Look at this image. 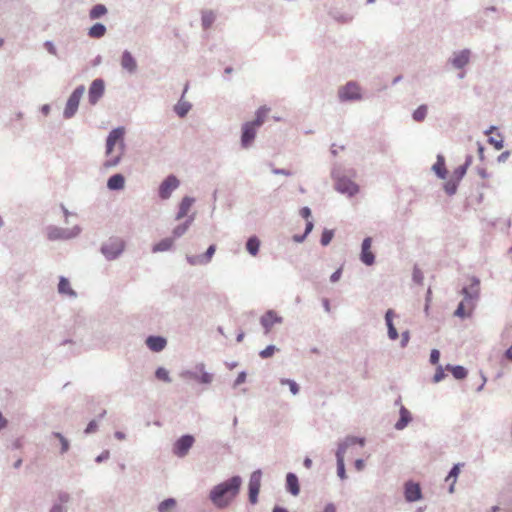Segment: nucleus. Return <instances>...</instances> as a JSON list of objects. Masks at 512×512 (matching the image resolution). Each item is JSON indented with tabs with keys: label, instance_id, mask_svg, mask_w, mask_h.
I'll list each match as a JSON object with an SVG mask.
<instances>
[{
	"label": "nucleus",
	"instance_id": "f257e3e1",
	"mask_svg": "<svg viewBox=\"0 0 512 512\" xmlns=\"http://www.w3.org/2000/svg\"><path fill=\"white\" fill-rule=\"evenodd\" d=\"M243 479L240 476H231L230 479L213 486L208 499L217 508L228 507L239 495Z\"/></svg>",
	"mask_w": 512,
	"mask_h": 512
},
{
	"label": "nucleus",
	"instance_id": "f03ea898",
	"mask_svg": "<svg viewBox=\"0 0 512 512\" xmlns=\"http://www.w3.org/2000/svg\"><path fill=\"white\" fill-rule=\"evenodd\" d=\"M351 445H365V438L358 436H346L338 442V449H336V474L340 480L346 479V469L344 463V455Z\"/></svg>",
	"mask_w": 512,
	"mask_h": 512
},
{
	"label": "nucleus",
	"instance_id": "7ed1b4c3",
	"mask_svg": "<svg viewBox=\"0 0 512 512\" xmlns=\"http://www.w3.org/2000/svg\"><path fill=\"white\" fill-rule=\"evenodd\" d=\"M179 377L183 380H193L203 385H210L213 381V374L206 370L205 363L196 364L194 369L182 370Z\"/></svg>",
	"mask_w": 512,
	"mask_h": 512
},
{
	"label": "nucleus",
	"instance_id": "20e7f679",
	"mask_svg": "<svg viewBox=\"0 0 512 512\" xmlns=\"http://www.w3.org/2000/svg\"><path fill=\"white\" fill-rule=\"evenodd\" d=\"M125 250V242L122 238L112 236L101 244L100 252L108 261L118 259Z\"/></svg>",
	"mask_w": 512,
	"mask_h": 512
},
{
	"label": "nucleus",
	"instance_id": "39448f33",
	"mask_svg": "<svg viewBox=\"0 0 512 512\" xmlns=\"http://www.w3.org/2000/svg\"><path fill=\"white\" fill-rule=\"evenodd\" d=\"M82 229L81 226L75 225L72 228H62L55 225L46 226V237L48 240H70L79 236Z\"/></svg>",
	"mask_w": 512,
	"mask_h": 512
},
{
	"label": "nucleus",
	"instance_id": "423d86ee",
	"mask_svg": "<svg viewBox=\"0 0 512 512\" xmlns=\"http://www.w3.org/2000/svg\"><path fill=\"white\" fill-rule=\"evenodd\" d=\"M84 92V85H80L71 93L63 110L64 119H72L77 114L79 102L81 101V97Z\"/></svg>",
	"mask_w": 512,
	"mask_h": 512
},
{
	"label": "nucleus",
	"instance_id": "0eeeda50",
	"mask_svg": "<svg viewBox=\"0 0 512 512\" xmlns=\"http://www.w3.org/2000/svg\"><path fill=\"white\" fill-rule=\"evenodd\" d=\"M195 443V437L192 434H183L173 443V455L178 458L185 457Z\"/></svg>",
	"mask_w": 512,
	"mask_h": 512
},
{
	"label": "nucleus",
	"instance_id": "6e6552de",
	"mask_svg": "<svg viewBox=\"0 0 512 512\" xmlns=\"http://www.w3.org/2000/svg\"><path fill=\"white\" fill-rule=\"evenodd\" d=\"M340 101H357L362 99L361 89L357 82L350 81L338 89Z\"/></svg>",
	"mask_w": 512,
	"mask_h": 512
},
{
	"label": "nucleus",
	"instance_id": "1a4fd4ad",
	"mask_svg": "<svg viewBox=\"0 0 512 512\" xmlns=\"http://www.w3.org/2000/svg\"><path fill=\"white\" fill-rule=\"evenodd\" d=\"M180 185V182L175 174H169L166 176L158 188V196L163 199H169L174 190H177Z\"/></svg>",
	"mask_w": 512,
	"mask_h": 512
},
{
	"label": "nucleus",
	"instance_id": "9d476101",
	"mask_svg": "<svg viewBox=\"0 0 512 512\" xmlns=\"http://www.w3.org/2000/svg\"><path fill=\"white\" fill-rule=\"evenodd\" d=\"M332 176L336 180L335 189L341 194L351 197L359 192V186L346 176H338L335 171L332 172Z\"/></svg>",
	"mask_w": 512,
	"mask_h": 512
},
{
	"label": "nucleus",
	"instance_id": "9b49d317",
	"mask_svg": "<svg viewBox=\"0 0 512 512\" xmlns=\"http://www.w3.org/2000/svg\"><path fill=\"white\" fill-rule=\"evenodd\" d=\"M262 471L254 470L249 477L248 482V500L251 504H256L261 488Z\"/></svg>",
	"mask_w": 512,
	"mask_h": 512
},
{
	"label": "nucleus",
	"instance_id": "f8f14e48",
	"mask_svg": "<svg viewBox=\"0 0 512 512\" xmlns=\"http://www.w3.org/2000/svg\"><path fill=\"white\" fill-rule=\"evenodd\" d=\"M124 134H125L124 127H116L110 131V133L106 139V155L107 156H110L113 153V149H114L117 141L120 142V150L124 151V148H125V144L123 142Z\"/></svg>",
	"mask_w": 512,
	"mask_h": 512
},
{
	"label": "nucleus",
	"instance_id": "ddd939ff",
	"mask_svg": "<svg viewBox=\"0 0 512 512\" xmlns=\"http://www.w3.org/2000/svg\"><path fill=\"white\" fill-rule=\"evenodd\" d=\"M105 88V81L103 79L93 80L88 88V102L91 105H96L104 96Z\"/></svg>",
	"mask_w": 512,
	"mask_h": 512
},
{
	"label": "nucleus",
	"instance_id": "4468645a",
	"mask_svg": "<svg viewBox=\"0 0 512 512\" xmlns=\"http://www.w3.org/2000/svg\"><path fill=\"white\" fill-rule=\"evenodd\" d=\"M464 296V301L470 303L478 300L480 295V280L477 276H472L469 286H466L461 291Z\"/></svg>",
	"mask_w": 512,
	"mask_h": 512
},
{
	"label": "nucleus",
	"instance_id": "2eb2a0df",
	"mask_svg": "<svg viewBox=\"0 0 512 512\" xmlns=\"http://www.w3.org/2000/svg\"><path fill=\"white\" fill-rule=\"evenodd\" d=\"M282 322L283 318L279 316L275 310H267L265 314L260 317V324L265 334H269L275 324H281Z\"/></svg>",
	"mask_w": 512,
	"mask_h": 512
},
{
	"label": "nucleus",
	"instance_id": "dca6fc26",
	"mask_svg": "<svg viewBox=\"0 0 512 512\" xmlns=\"http://www.w3.org/2000/svg\"><path fill=\"white\" fill-rule=\"evenodd\" d=\"M215 251H216L215 244H210V246H208L207 251L204 254L187 255L186 261L192 266L207 265V264L211 263V259L214 255Z\"/></svg>",
	"mask_w": 512,
	"mask_h": 512
},
{
	"label": "nucleus",
	"instance_id": "f3484780",
	"mask_svg": "<svg viewBox=\"0 0 512 512\" xmlns=\"http://www.w3.org/2000/svg\"><path fill=\"white\" fill-rule=\"evenodd\" d=\"M372 243L373 238L371 236H367L363 239L361 244L360 260L367 266H371L375 262V255L371 251Z\"/></svg>",
	"mask_w": 512,
	"mask_h": 512
},
{
	"label": "nucleus",
	"instance_id": "a211bd4d",
	"mask_svg": "<svg viewBox=\"0 0 512 512\" xmlns=\"http://www.w3.org/2000/svg\"><path fill=\"white\" fill-rule=\"evenodd\" d=\"M422 490L419 484L408 481L404 485V498L407 502H415L422 499Z\"/></svg>",
	"mask_w": 512,
	"mask_h": 512
},
{
	"label": "nucleus",
	"instance_id": "6ab92c4d",
	"mask_svg": "<svg viewBox=\"0 0 512 512\" xmlns=\"http://www.w3.org/2000/svg\"><path fill=\"white\" fill-rule=\"evenodd\" d=\"M256 127L252 126L248 122H245L242 126V135H240V145L242 148H249L252 145L256 137Z\"/></svg>",
	"mask_w": 512,
	"mask_h": 512
},
{
	"label": "nucleus",
	"instance_id": "aec40b11",
	"mask_svg": "<svg viewBox=\"0 0 512 512\" xmlns=\"http://www.w3.org/2000/svg\"><path fill=\"white\" fill-rule=\"evenodd\" d=\"M120 66L123 70L130 74L137 72L138 64L135 57L128 50H124L120 57Z\"/></svg>",
	"mask_w": 512,
	"mask_h": 512
},
{
	"label": "nucleus",
	"instance_id": "412c9836",
	"mask_svg": "<svg viewBox=\"0 0 512 512\" xmlns=\"http://www.w3.org/2000/svg\"><path fill=\"white\" fill-rule=\"evenodd\" d=\"M167 339L161 335H149L146 337V346L152 352H161L166 348Z\"/></svg>",
	"mask_w": 512,
	"mask_h": 512
},
{
	"label": "nucleus",
	"instance_id": "4be33fe9",
	"mask_svg": "<svg viewBox=\"0 0 512 512\" xmlns=\"http://www.w3.org/2000/svg\"><path fill=\"white\" fill-rule=\"evenodd\" d=\"M285 488L293 496H298L300 494L301 489L299 479L296 473L288 472L286 474Z\"/></svg>",
	"mask_w": 512,
	"mask_h": 512
},
{
	"label": "nucleus",
	"instance_id": "5701e85b",
	"mask_svg": "<svg viewBox=\"0 0 512 512\" xmlns=\"http://www.w3.org/2000/svg\"><path fill=\"white\" fill-rule=\"evenodd\" d=\"M195 202V198L191 196H184L178 204V213H176V221L187 218L190 207Z\"/></svg>",
	"mask_w": 512,
	"mask_h": 512
},
{
	"label": "nucleus",
	"instance_id": "b1692460",
	"mask_svg": "<svg viewBox=\"0 0 512 512\" xmlns=\"http://www.w3.org/2000/svg\"><path fill=\"white\" fill-rule=\"evenodd\" d=\"M71 499V496L67 492H59L57 495V500L52 504L49 512H66L67 507L65 504L69 502Z\"/></svg>",
	"mask_w": 512,
	"mask_h": 512
},
{
	"label": "nucleus",
	"instance_id": "393cba45",
	"mask_svg": "<svg viewBox=\"0 0 512 512\" xmlns=\"http://www.w3.org/2000/svg\"><path fill=\"white\" fill-rule=\"evenodd\" d=\"M186 91H187V86L184 88L181 99H179L174 106V113L179 118H185L187 116L188 112L192 108V104L190 102L182 100V97L184 96Z\"/></svg>",
	"mask_w": 512,
	"mask_h": 512
},
{
	"label": "nucleus",
	"instance_id": "a878e982",
	"mask_svg": "<svg viewBox=\"0 0 512 512\" xmlns=\"http://www.w3.org/2000/svg\"><path fill=\"white\" fill-rule=\"evenodd\" d=\"M469 55V50H463L457 54H454L449 62L453 65V67L457 69L464 68L469 63Z\"/></svg>",
	"mask_w": 512,
	"mask_h": 512
},
{
	"label": "nucleus",
	"instance_id": "bb28decb",
	"mask_svg": "<svg viewBox=\"0 0 512 512\" xmlns=\"http://www.w3.org/2000/svg\"><path fill=\"white\" fill-rule=\"evenodd\" d=\"M125 186V178L121 173H114L107 181V188L110 191L122 190Z\"/></svg>",
	"mask_w": 512,
	"mask_h": 512
},
{
	"label": "nucleus",
	"instance_id": "cd10ccee",
	"mask_svg": "<svg viewBox=\"0 0 512 512\" xmlns=\"http://www.w3.org/2000/svg\"><path fill=\"white\" fill-rule=\"evenodd\" d=\"M399 414H400V418L395 423L394 427L396 430L401 431L405 427H407L408 424L412 421V416H411V413L408 411V409L404 405H401Z\"/></svg>",
	"mask_w": 512,
	"mask_h": 512
},
{
	"label": "nucleus",
	"instance_id": "c85d7f7f",
	"mask_svg": "<svg viewBox=\"0 0 512 512\" xmlns=\"http://www.w3.org/2000/svg\"><path fill=\"white\" fill-rule=\"evenodd\" d=\"M432 169L436 173L438 179H446L448 171L445 166V158L443 155H437L436 163L433 165Z\"/></svg>",
	"mask_w": 512,
	"mask_h": 512
},
{
	"label": "nucleus",
	"instance_id": "c756f323",
	"mask_svg": "<svg viewBox=\"0 0 512 512\" xmlns=\"http://www.w3.org/2000/svg\"><path fill=\"white\" fill-rule=\"evenodd\" d=\"M174 239L172 237H165L152 245L151 251L153 253L167 252L172 249Z\"/></svg>",
	"mask_w": 512,
	"mask_h": 512
},
{
	"label": "nucleus",
	"instance_id": "7c9ffc66",
	"mask_svg": "<svg viewBox=\"0 0 512 512\" xmlns=\"http://www.w3.org/2000/svg\"><path fill=\"white\" fill-rule=\"evenodd\" d=\"M260 239L256 235L249 236L245 242V249L251 256H256L260 250Z\"/></svg>",
	"mask_w": 512,
	"mask_h": 512
},
{
	"label": "nucleus",
	"instance_id": "2f4dec72",
	"mask_svg": "<svg viewBox=\"0 0 512 512\" xmlns=\"http://www.w3.org/2000/svg\"><path fill=\"white\" fill-rule=\"evenodd\" d=\"M329 16L338 23L347 24L353 19V16L347 13L341 12L339 8H331L329 10Z\"/></svg>",
	"mask_w": 512,
	"mask_h": 512
},
{
	"label": "nucleus",
	"instance_id": "473e14b6",
	"mask_svg": "<svg viewBox=\"0 0 512 512\" xmlns=\"http://www.w3.org/2000/svg\"><path fill=\"white\" fill-rule=\"evenodd\" d=\"M270 111V108L267 106H260L255 113V119L253 121L248 122L249 124H252V126L258 128L262 126L265 122V119Z\"/></svg>",
	"mask_w": 512,
	"mask_h": 512
},
{
	"label": "nucleus",
	"instance_id": "72a5a7b5",
	"mask_svg": "<svg viewBox=\"0 0 512 512\" xmlns=\"http://www.w3.org/2000/svg\"><path fill=\"white\" fill-rule=\"evenodd\" d=\"M195 220V215H190L185 221L173 229V237L179 238L184 235Z\"/></svg>",
	"mask_w": 512,
	"mask_h": 512
},
{
	"label": "nucleus",
	"instance_id": "f704fd0d",
	"mask_svg": "<svg viewBox=\"0 0 512 512\" xmlns=\"http://www.w3.org/2000/svg\"><path fill=\"white\" fill-rule=\"evenodd\" d=\"M58 292L60 294L69 295L72 297L77 296L76 291L71 288L70 282L67 278H65V276L59 277Z\"/></svg>",
	"mask_w": 512,
	"mask_h": 512
},
{
	"label": "nucleus",
	"instance_id": "c9c22d12",
	"mask_svg": "<svg viewBox=\"0 0 512 512\" xmlns=\"http://www.w3.org/2000/svg\"><path fill=\"white\" fill-rule=\"evenodd\" d=\"M445 369L450 371L456 380H464L467 377V369L463 365L447 364Z\"/></svg>",
	"mask_w": 512,
	"mask_h": 512
},
{
	"label": "nucleus",
	"instance_id": "e433bc0d",
	"mask_svg": "<svg viewBox=\"0 0 512 512\" xmlns=\"http://www.w3.org/2000/svg\"><path fill=\"white\" fill-rule=\"evenodd\" d=\"M108 13V8L105 4L98 3L93 5L89 10V18L91 20H97L102 18Z\"/></svg>",
	"mask_w": 512,
	"mask_h": 512
},
{
	"label": "nucleus",
	"instance_id": "4c0bfd02",
	"mask_svg": "<svg viewBox=\"0 0 512 512\" xmlns=\"http://www.w3.org/2000/svg\"><path fill=\"white\" fill-rule=\"evenodd\" d=\"M107 32V27L102 23H95L88 29V35L92 38H101Z\"/></svg>",
	"mask_w": 512,
	"mask_h": 512
},
{
	"label": "nucleus",
	"instance_id": "58836bf2",
	"mask_svg": "<svg viewBox=\"0 0 512 512\" xmlns=\"http://www.w3.org/2000/svg\"><path fill=\"white\" fill-rule=\"evenodd\" d=\"M177 506V500L169 497L161 501L157 506L158 512H171Z\"/></svg>",
	"mask_w": 512,
	"mask_h": 512
},
{
	"label": "nucleus",
	"instance_id": "ea45409f",
	"mask_svg": "<svg viewBox=\"0 0 512 512\" xmlns=\"http://www.w3.org/2000/svg\"><path fill=\"white\" fill-rule=\"evenodd\" d=\"M427 114H428L427 104H421L417 107L416 110H413L412 119L415 122H422L427 117Z\"/></svg>",
	"mask_w": 512,
	"mask_h": 512
},
{
	"label": "nucleus",
	"instance_id": "a19ab883",
	"mask_svg": "<svg viewBox=\"0 0 512 512\" xmlns=\"http://www.w3.org/2000/svg\"><path fill=\"white\" fill-rule=\"evenodd\" d=\"M51 435L59 440L61 446L60 454L63 455L67 453L70 449L69 439L66 438L62 433L56 431L52 432Z\"/></svg>",
	"mask_w": 512,
	"mask_h": 512
},
{
	"label": "nucleus",
	"instance_id": "79ce46f5",
	"mask_svg": "<svg viewBox=\"0 0 512 512\" xmlns=\"http://www.w3.org/2000/svg\"><path fill=\"white\" fill-rule=\"evenodd\" d=\"M155 377L157 380L165 382V383L172 382L169 370L162 366L156 368Z\"/></svg>",
	"mask_w": 512,
	"mask_h": 512
},
{
	"label": "nucleus",
	"instance_id": "37998d69",
	"mask_svg": "<svg viewBox=\"0 0 512 512\" xmlns=\"http://www.w3.org/2000/svg\"><path fill=\"white\" fill-rule=\"evenodd\" d=\"M202 26L204 29H209L215 21V15L212 10H204L202 13Z\"/></svg>",
	"mask_w": 512,
	"mask_h": 512
},
{
	"label": "nucleus",
	"instance_id": "c03bdc74",
	"mask_svg": "<svg viewBox=\"0 0 512 512\" xmlns=\"http://www.w3.org/2000/svg\"><path fill=\"white\" fill-rule=\"evenodd\" d=\"M461 466L462 464L461 463H457V464H454L452 466V468L449 470L447 476H446V479L445 481L446 482H449L450 480L453 481V484L456 483V480H457V477L460 473V470H461Z\"/></svg>",
	"mask_w": 512,
	"mask_h": 512
},
{
	"label": "nucleus",
	"instance_id": "a18cd8bd",
	"mask_svg": "<svg viewBox=\"0 0 512 512\" xmlns=\"http://www.w3.org/2000/svg\"><path fill=\"white\" fill-rule=\"evenodd\" d=\"M458 186H459V182H457V180H454L453 178H450L444 185H443V188H444V191L452 196L454 195L456 192H457V189H458Z\"/></svg>",
	"mask_w": 512,
	"mask_h": 512
},
{
	"label": "nucleus",
	"instance_id": "49530a36",
	"mask_svg": "<svg viewBox=\"0 0 512 512\" xmlns=\"http://www.w3.org/2000/svg\"><path fill=\"white\" fill-rule=\"evenodd\" d=\"M333 237H334V230L325 228L322 231L321 238H320L321 245L326 247V245H328L332 241Z\"/></svg>",
	"mask_w": 512,
	"mask_h": 512
},
{
	"label": "nucleus",
	"instance_id": "de8ad7c7",
	"mask_svg": "<svg viewBox=\"0 0 512 512\" xmlns=\"http://www.w3.org/2000/svg\"><path fill=\"white\" fill-rule=\"evenodd\" d=\"M412 281L417 285H422V283L424 281V274H423L422 270L417 265H415L413 267Z\"/></svg>",
	"mask_w": 512,
	"mask_h": 512
},
{
	"label": "nucleus",
	"instance_id": "09e8293b",
	"mask_svg": "<svg viewBox=\"0 0 512 512\" xmlns=\"http://www.w3.org/2000/svg\"><path fill=\"white\" fill-rule=\"evenodd\" d=\"M280 384L289 386V389L293 395H297L300 392V386L294 380L281 379Z\"/></svg>",
	"mask_w": 512,
	"mask_h": 512
},
{
	"label": "nucleus",
	"instance_id": "8fccbe9b",
	"mask_svg": "<svg viewBox=\"0 0 512 512\" xmlns=\"http://www.w3.org/2000/svg\"><path fill=\"white\" fill-rule=\"evenodd\" d=\"M278 351L275 344H269L264 350L259 352V356L262 359H268L273 357V354Z\"/></svg>",
	"mask_w": 512,
	"mask_h": 512
},
{
	"label": "nucleus",
	"instance_id": "3c124183",
	"mask_svg": "<svg viewBox=\"0 0 512 512\" xmlns=\"http://www.w3.org/2000/svg\"><path fill=\"white\" fill-rule=\"evenodd\" d=\"M122 154H123V151L120 150V153L116 156H113V157H110L109 159H107L103 166L107 169L109 168H113L115 166H117L120 161H121V158H122Z\"/></svg>",
	"mask_w": 512,
	"mask_h": 512
},
{
	"label": "nucleus",
	"instance_id": "603ef678",
	"mask_svg": "<svg viewBox=\"0 0 512 512\" xmlns=\"http://www.w3.org/2000/svg\"><path fill=\"white\" fill-rule=\"evenodd\" d=\"M467 169L466 166L460 165L458 166L454 171L451 177H453L454 180H457V182H461L463 177L466 175Z\"/></svg>",
	"mask_w": 512,
	"mask_h": 512
},
{
	"label": "nucleus",
	"instance_id": "864d4df0",
	"mask_svg": "<svg viewBox=\"0 0 512 512\" xmlns=\"http://www.w3.org/2000/svg\"><path fill=\"white\" fill-rule=\"evenodd\" d=\"M498 136H500V138L489 136L488 143L492 145L497 151H500L503 148L504 142L502 136L499 133Z\"/></svg>",
	"mask_w": 512,
	"mask_h": 512
},
{
	"label": "nucleus",
	"instance_id": "5fc2aeb1",
	"mask_svg": "<svg viewBox=\"0 0 512 512\" xmlns=\"http://www.w3.org/2000/svg\"><path fill=\"white\" fill-rule=\"evenodd\" d=\"M394 310L392 308H389L388 310H386V313H385V323H386V326H387V331L389 329H393L395 328V325H394V322H393V318H394Z\"/></svg>",
	"mask_w": 512,
	"mask_h": 512
},
{
	"label": "nucleus",
	"instance_id": "6e6d98bb",
	"mask_svg": "<svg viewBox=\"0 0 512 512\" xmlns=\"http://www.w3.org/2000/svg\"><path fill=\"white\" fill-rule=\"evenodd\" d=\"M446 377L445 374V368H443L441 365H437L436 372H434L433 376V382L439 383Z\"/></svg>",
	"mask_w": 512,
	"mask_h": 512
},
{
	"label": "nucleus",
	"instance_id": "4d7b16f0",
	"mask_svg": "<svg viewBox=\"0 0 512 512\" xmlns=\"http://www.w3.org/2000/svg\"><path fill=\"white\" fill-rule=\"evenodd\" d=\"M465 302L466 301H461L457 308H456V311L454 312V315L456 317H459V318H467L469 317V313L466 312V308H465Z\"/></svg>",
	"mask_w": 512,
	"mask_h": 512
},
{
	"label": "nucleus",
	"instance_id": "13d9d810",
	"mask_svg": "<svg viewBox=\"0 0 512 512\" xmlns=\"http://www.w3.org/2000/svg\"><path fill=\"white\" fill-rule=\"evenodd\" d=\"M269 166L272 167V172L276 175H284L285 177H291L293 174L291 170L274 167L272 162H269Z\"/></svg>",
	"mask_w": 512,
	"mask_h": 512
},
{
	"label": "nucleus",
	"instance_id": "bf43d9fd",
	"mask_svg": "<svg viewBox=\"0 0 512 512\" xmlns=\"http://www.w3.org/2000/svg\"><path fill=\"white\" fill-rule=\"evenodd\" d=\"M511 330H512V325L506 324L500 333L501 340H503V341L509 340L511 337Z\"/></svg>",
	"mask_w": 512,
	"mask_h": 512
},
{
	"label": "nucleus",
	"instance_id": "052dcab7",
	"mask_svg": "<svg viewBox=\"0 0 512 512\" xmlns=\"http://www.w3.org/2000/svg\"><path fill=\"white\" fill-rule=\"evenodd\" d=\"M97 429H98V423H97V421H96V420H91V421L87 424L86 428L84 429V433H85V434H91V433L96 432V431H97Z\"/></svg>",
	"mask_w": 512,
	"mask_h": 512
},
{
	"label": "nucleus",
	"instance_id": "680f3d73",
	"mask_svg": "<svg viewBox=\"0 0 512 512\" xmlns=\"http://www.w3.org/2000/svg\"><path fill=\"white\" fill-rule=\"evenodd\" d=\"M44 46L47 50V52L51 55H54L56 56L57 55V50H56V47L55 45L52 43L51 40H46L45 43H44Z\"/></svg>",
	"mask_w": 512,
	"mask_h": 512
},
{
	"label": "nucleus",
	"instance_id": "e2e57ef3",
	"mask_svg": "<svg viewBox=\"0 0 512 512\" xmlns=\"http://www.w3.org/2000/svg\"><path fill=\"white\" fill-rule=\"evenodd\" d=\"M246 381V372L245 371H240L239 374H238V377L236 378L235 382H234V388L242 385L244 382Z\"/></svg>",
	"mask_w": 512,
	"mask_h": 512
},
{
	"label": "nucleus",
	"instance_id": "0e129e2a",
	"mask_svg": "<svg viewBox=\"0 0 512 512\" xmlns=\"http://www.w3.org/2000/svg\"><path fill=\"white\" fill-rule=\"evenodd\" d=\"M409 339H410L409 331L408 330L402 331L401 342H400V345L402 348H405L408 345Z\"/></svg>",
	"mask_w": 512,
	"mask_h": 512
},
{
	"label": "nucleus",
	"instance_id": "69168bd1",
	"mask_svg": "<svg viewBox=\"0 0 512 512\" xmlns=\"http://www.w3.org/2000/svg\"><path fill=\"white\" fill-rule=\"evenodd\" d=\"M110 458V451L105 450L95 458L96 463H102Z\"/></svg>",
	"mask_w": 512,
	"mask_h": 512
},
{
	"label": "nucleus",
	"instance_id": "338daca9",
	"mask_svg": "<svg viewBox=\"0 0 512 512\" xmlns=\"http://www.w3.org/2000/svg\"><path fill=\"white\" fill-rule=\"evenodd\" d=\"M440 359V352L437 349H433L430 354V362L437 365Z\"/></svg>",
	"mask_w": 512,
	"mask_h": 512
},
{
	"label": "nucleus",
	"instance_id": "774afa93",
	"mask_svg": "<svg viewBox=\"0 0 512 512\" xmlns=\"http://www.w3.org/2000/svg\"><path fill=\"white\" fill-rule=\"evenodd\" d=\"M341 274H342V268L340 267V268L336 269V270L331 274V276H330V281H331L332 283H337V282H339V279H340V277H341Z\"/></svg>",
	"mask_w": 512,
	"mask_h": 512
}]
</instances>
